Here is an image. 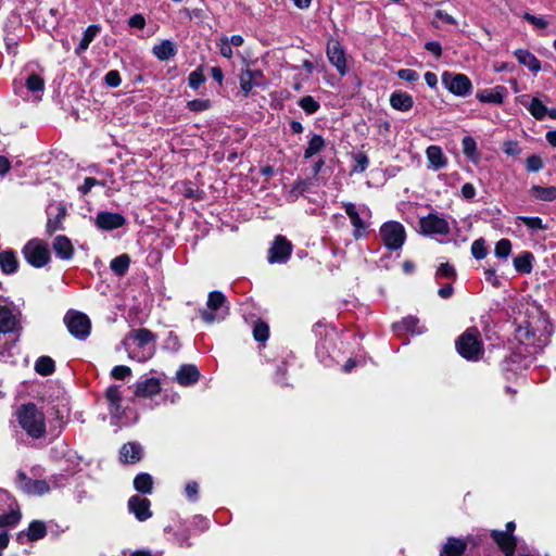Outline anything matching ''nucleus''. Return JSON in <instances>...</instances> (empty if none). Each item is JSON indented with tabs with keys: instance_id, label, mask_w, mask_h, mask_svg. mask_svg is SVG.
<instances>
[{
	"instance_id": "obj_37",
	"label": "nucleus",
	"mask_w": 556,
	"mask_h": 556,
	"mask_svg": "<svg viewBox=\"0 0 556 556\" xmlns=\"http://www.w3.org/2000/svg\"><path fill=\"white\" fill-rule=\"evenodd\" d=\"M100 27L97 25H90L84 33V36L79 42V46L76 48V54H80L83 51L87 50L90 42L98 35Z\"/></svg>"
},
{
	"instance_id": "obj_24",
	"label": "nucleus",
	"mask_w": 556,
	"mask_h": 556,
	"mask_svg": "<svg viewBox=\"0 0 556 556\" xmlns=\"http://www.w3.org/2000/svg\"><path fill=\"white\" fill-rule=\"evenodd\" d=\"M505 97V88L496 86L492 89H485L477 93V99L483 103L501 104Z\"/></svg>"
},
{
	"instance_id": "obj_35",
	"label": "nucleus",
	"mask_w": 556,
	"mask_h": 556,
	"mask_svg": "<svg viewBox=\"0 0 556 556\" xmlns=\"http://www.w3.org/2000/svg\"><path fill=\"white\" fill-rule=\"evenodd\" d=\"M532 254L530 252H523L515 257L514 266L517 271L529 274L532 270Z\"/></svg>"
},
{
	"instance_id": "obj_63",
	"label": "nucleus",
	"mask_w": 556,
	"mask_h": 556,
	"mask_svg": "<svg viewBox=\"0 0 556 556\" xmlns=\"http://www.w3.org/2000/svg\"><path fill=\"white\" fill-rule=\"evenodd\" d=\"M484 275H485V280L488 282H490L492 286H494V287L500 286L501 281H500L498 277L495 275L494 269H486L484 271Z\"/></svg>"
},
{
	"instance_id": "obj_10",
	"label": "nucleus",
	"mask_w": 556,
	"mask_h": 556,
	"mask_svg": "<svg viewBox=\"0 0 556 556\" xmlns=\"http://www.w3.org/2000/svg\"><path fill=\"white\" fill-rule=\"evenodd\" d=\"M64 321L68 331L79 339H85L90 332V320L87 315L79 312H68Z\"/></svg>"
},
{
	"instance_id": "obj_23",
	"label": "nucleus",
	"mask_w": 556,
	"mask_h": 556,
	"mask_svg": "<svg viewBox=\"0 0 556 556\" xmlns=\"http://www.w3.org/2000/svg\"><path fill=\"white\" fill-rule=\"evenodd\" d=\"M426 156L429 161L430 167L434 170L441 169L447 164V159L439 146L428 147L426 150Z\"/></svg>"
},
{
	"instance_id": "obj_58",
	"label": "nucleus",
	"mask_w": 556,
	"mask_h": 556,
	"mask_svg": "<svg viewBox=\"0 0 556 556\" xmlns=\"http://www.w3.org/2000/svg\"><path fill=\"white\" fill-rule=\"evenodd\" d=\"M397 76L405 81H416L419 78L418 73L409 68L400 70Z\"/></svg>"
},
{
	"instance_id": "obj_64",
	"label": "nucleus",
	"mask_w": 556,
	"mask_h": 556,
	"mask_svg": "<svg viewBox=\"0 0 556 556\" xmlns=\"http://www.w3.org/2000/svg\"><path fill=\"white\" fill-rule=\"evenodd\" d=\"M426 49L433 53L437 58H440L441 56V53H442V49H441V46L439 42L437 41H429L426 43Z\"/></svg>"
},
{
	"instance_id": "obj_43",
	"label": "nucleus",
	"mask_w": 556,
	"mask_h": 556,
	"mask_svg": "<svg viewBox=\"0 0 556 556\" xmlns=\"http://www.w3.org/2000/svg\"><path fill=\"white\" fill-rule=\"evenodd\" d=\"M65 216V210L61 208L58 215L54 218H49L47 223V231L49 233H53L60 229H62V222Z\"/></svg>"
},
{
	"instance_id": "obj_49",
	"label": "nucleus",
	"mask_w": 556,
	"mask_h": 556,
	"mask_svg": "<svg viewBox=\"0 0 556 556\" xmlns=\"http://www.w3.org/2000/svg\"><path fill=\"white\" fill-rule=\"evenodd\" d=\"M354 161H355L356 165L353 167V172L363 173L366 170L369 161H368L367 155L364 152H357L354 155Z\"/></svg>"
},
{
	"instance_id": "obj_1",
	"label": "nucleus",
	"mask_w": 556,
	"mask_h": 556,
	"mask_svg": "<svg viewBox=\"0 0 556 556\" xmlns=\"http://www.w3.org/2000/svg\"><path fill=\"white\" fill-rule=\"evenodd\" d=\"M123 343L128 356L137 362L150 359L155 352V336L144 328L131 331Z\"/></svg>"
},
{
	"instance_id": "obj_54",
	"label": "nucleus",
	"mask_w": 556,
	"mask_h": 556,
	"mask_svg": "<svg viewBox=\"0 0 556 556\" xmlns=\"http://www.w3.org/2000/svg\"><path fill=\"white\" fill-rule=\"evenodd\" d=\"M526 166L529 172H539L543 168V161L538 155H530L526 161Z\"/></svg>"
},
{
	"instance_id": "obj_29",
	"label": "nucleus",
	"mask_w": 556,
	"mask_h": 556,
	"mask_svg": "<svg viewBox=\"0 0 556 556\" xmlns=\"http://www.w3.org/2000/svg\"><path fill=\"white\" fill-rule=\"evenodd\" d=\"M105 397L110 404V412L118 417L122 402V392L118 386H111L105 391Z\"/></svg>"
},
{
	"instance_id": "obj_20",
	"label": "nucleus",
	"mask_w": 556,
	"mask_h": 556,
	"mask_svg": "<svg viewBox=\"0 0 556 556\" xmlns=\"http://www.w3.org/2000/svg\"><path fill=\"white\" fill-rule=\"evenodd\" d=\"M492 538L506 556H513L516 548V539L507 532L494 530Z\"/></svg>"
},
{
	"instance_id": "obj_31",
	"label": "nucleus",
	"mask_w": 556,
	"mask_h": 556,
	"mask_svg": "<svg viewBox=\"0 0 556 556\" xmlns=\"http://www.w3.org/2000/svg\"><path fill=\"white\" fill-rule=\"evenodd\" d=\"M142 448L137 443H126L121 448V460L134 464L141 458Z\"/></svg>"
},
{
	"instance_id": "obj_12",
	"label": "nucleus",
	"mask_w": 556,
	"mask_h": 556,
	"mask_svg": "<svg viewBox=\"0 0 556 556\" xmlns=\"http://www.w3.org/2000/svg\"><path fill=\"white\" fill-rule=\"evenodd\" d=\"M327 58L329 62L337 68L340 75L348 73L346 54L338 40L330 39L327 45Z\"/></svg>"
},
{
	"instance_id": "obj_4",
	"label": "nucleus",
	"mask_w": 556,
	"mask_h": 556,
	"mask_svg": "<svg viewBox=\"0 0 556 556\" xmlns=\"http://www.w3.org/2000/svg\"><path fill=\"white\" fill-rule=\"evenodd\" d=\"M343 207L354 228L353 237L356 240L365 238L367 236L369 223L365 218H363V216L370 217L369 208L363 206L361 210H358L356 205L352 202H344Z\"/></svg>"
},
{
	"instance_id": "obj_47",
	"label": "nucleus",
	"mask_w": 556,
	"mask_h": 556,
	"mask_svg": "<svg viewBox=\"0 0 556 556\" xmlns=\"http://www.w3.org/2000/svg\"><path fill=\"white\" fill-rule=\"evenodd\" d=\"M471 253L477 260H482L486 256V248L483 239H477L472 242Z\"/></svg>"
},
{
	"instance_id": "obj_16",
	"label": "nucleus",
	"mask_w": 556,
	"mask_h": 556,
	"mask_svg": "<svg viewBox=\"0 0 556 556\" xmlns=\"http://www.w3.org/2000/svg\"><path fill=\"white\" fill-rule=\"evenodd\" d=\"M128 508L139 521H144L152 516L150 501L138 495H134L129 498Z\"/></svg>"
},
{
	"instance_id": "obj_13",
	"label": "nucleus",
	"mask_w": 556,
	"mask_h": 556,
	"mask_svg": "<svg viewBox=\"0 0 556 556\" xmlns=\"http://www.w3.org/2000/svg\"><path fill=\"white\" fill-rule=\"evenodd\" d=\"M17 488L28 495L41 496L50 491V485L45 480H33L20 472L17 476Z\"/></svg>"
},
{
	"instance_id": "obj_28",
	"label": "nucleus",
	"mask_w": 556,
	"mask_h": 556,
	"mask_svg": "<svg viewBox=\"0 0 556 556\" xmlns=\"http://www.w3.org/2000/svg\"><path fill=\"white\" fill-rule=\"evenodd\" d=\"M200 377V372L193 365H185L176 374L177 381L181 386L195 383Z\"/></svg>"
},
{
	"instance_id": "obj_14",
	"label": "nucleus",
	"mask_w": 556,
	"mask_h": 556,
	"mask_svg": "<svg viewBox=\"0 0 556 556\" xmlns=\"http://www.w3.org/2000/svg\"><path fill=\"white\" fill-rule=\"evenodd\" d=\"M292 252V244L281 236L276 237L273 247L268 252L269 263H285Z\"/></svg>"
},
{
	"instance_id": "obj_41",
	"label": "nucleus",
	"mask_w": 556,
	"mask_h": 556,
	"mask_svg": "<svg viewBox=\"0 0 556 556\" xmlns=\"http://www.w3.org/2000/svg\"><path fill=\"white\" fill-rule=\"evenodd\" d=\"M511 243L508 239H501L497 241L494 253L498 258H506L510 254Z\"/></svg>"
},
{
	"instance_id": "obj_30",
	"label": "nucleus",
	"mask_w": 556,
	"mask_h": 556,
	"mask_svg": "<svg viewBox=\"0 0 556 556\" xmlns=\"http://www.w3.org/2000/svg\"><path fill=\"white\" fill-rule=\"evenodd\" d=\"M533 199L543 202H552L556 200V186L543 187L534 185L530 189Z\"/></svg>"
},
{
	"instance_id": "obj_50",
	"label": "nucleus",
	"mask_w": 556,
	"mask_h": 556,
	"mask_svg": "<svg viewBox=\"0 0 556 556\" xmlns=\"http://www.w3.org/2000/svg\"><path fill=\"white\" fill-rule=\"evenodd\" d=\"M418 324H419V320L418 318L414 317V316H408V317H405L403 320H402V325L403 327L413 332V333H422L424 332V329L419 328L418 327Z\"/></svg>"
},
{
	"instance_id": "obj_39",
	"label": "nucleus",
	"mask_w": 556,
	"mask_h": 556,
	"mask_svg": "<svg viewBox=\"0 0 556 556\" xmlns=\"http://www.w3.org/2000/svg\"><path fill=\"white\" fill-rule=\"evenodd\" d=\"M129 264V256L127 254H122L112 260L110 267L115 274L123 276L128 270Z\"/></svg>"
},
{
	"instance_id": "obj_56",
	"label": "nucleus",
	"mask_w": 556,
	"mask_h": 556,
	"mask_svg": "<svg viewBox=\"0 0 556 556\" xmlns=\"http://www.w3.org/2000/svg\"><path fill=\"white\" fill-rule=\"evenodd\" d=\"M503 150L509 156H517L521 153V148L517 141L504 142Z\"/></svg>"
},
{
	"instance_id": "obj_59",
	"label": "nucleus",
	"mask_w": 556,
	"mask_h": 556,
	"mask_svg": "<svg viewBox=\"0 0 556 556\" xmlns=\"http://www.w3.org/2000/svg\"><path fill=\"white\" fill-rule=\"evenodd\" d=\"M523 17L536 28H545L548 25L547 21H545L544 18L532 15L530 13H526Z\"/></svg>"
},
{
	"instance_id": "obj_48",
	"label": "nucleus",
	"mask_w": 556,
	"mask_h": 556,
	"mask_svg": "<svg viewBox=\"0 0 556 556\" xmlns=\"http://www.w3.org/2000/svg\"><path fill=\"white\" fill-rule=\"evenodd\" d=\"M518 219L521 220L531 230L546 228L540 217L519 216Z\"/></svg>"
},
{
	"instance_id": "obj_42",
	"label": "nucleus",
	"mask_w": 556,
	"mask_h": 556,
	"mask_svg": "<svg viewBox=\"0 0 556 556\" xmlns=\"http://www.w3.org/2000/svg\"><path fill=\"white\" fill-rule=\"evenodd\" d=\"M299 105L307 114H314L319 109V103L311 96H306L299 101Z\"/></svg>"
},
{
	"instance_id": "obj_52",
	"label": "nucleus",
	"mask_w": 556,
	"mask_h": 556,
	"mask_svg": "<svg viewBox=\"0 0 556 556\" xmlns=\"http://www.w3.org/2000/svg\"><path fill=\"white\" fill-rule=\"evenodd\" d=\"M268 326L264 323H258L253 329V336L257 341H266L268 338Z\"/></svg>"
},
{
	"instance_id": "obj_15",
	"label": "nucleus",
	"mask_w": 556,
	"mask_h": 556,
	"mask_svg": "<svg viewBox=\"0 0 556 556\" xmlns=\"http://www.w3.org/2000/svg\"><path fill=\"white\" fill-rule=\"evenodd\" d=\"M518 102L526 106L535 119L541 121L547 115L546 105L538 97L530 98L528 94H522L518 98Z\"/></svg>"
},
{
	"instance_id": "obj_40",
	"label": "nucleus",
	"mask_w": 556,
	"mask_h": 556,
	"mask_svg": "<svg viewBox=\"0 0 556 556\" xmlns=\"http://www.w3.org/2000/svg\"><path fill=\"white\" fill-rule=\"evenodd\" d=\"M47 534L46 525L42 521L35 520L30 522L27 530V538L29 541L42 539Z\"/></svg>"
},
{
	"instance_id": "obj_6",
	"label": "nucleus",
	"mask_w": 556,
	"mask_h": 556,
	"mask_svg": "<svg viewBox=\"0 0 556 556\" xmlns=\"http://www.w3.org/2000/svg\"><path fill=\"white\" fill-rule=\"evenodd\" d=\"M23 254L26 261L37 268L43 267L50 261V251L48 245L37 239L30 240L25 244Z\"/></svg>"
},
{
	"instance_id": "obj_32",
	"label": "nucleus",
	"mask_w": 556,
	"mask_h": 556,
	"mask_svg": "<svg viewBox=\"0 0 556 556\" xmlns=\"http://www.w3.org/2000/svg\"><path fill=\"white\" fill-rule=\"evenodd\" d=\"M152 52L160 61H165L174 56L177 49L173 41L163 40L153 47Z\"/></svg>"
},
{
	"instance_id": "obj_27",
	"label": "nucleus",
	"mask_w": 556,
	"mask_h": 556,
	"mask_svg": "<svg viewBox=\"0 0 556 556\" xmlns=\"http://www.w3.org/2000/svg\"><path fill=\"white\" fill-rule=\"evenodd\" d=\"M390 104L394 110L406 112L413 108L414 101L410 94L403 91H394L390 96Z\"/></svg>"
},
{
	"instance_id": "obj_38",
	"label": "nucleus",
	"mask_w": 556,
	"mask_h": 556,
	"mask_svg": "<svg viewBox=\"0 0 556 556\" xmlns=\"http://www.w3.org/2000/svg\"><path fill=\"white\" fill-rule=\"evenodd\" d=\"M35 370L41 376L51 375L54 371V361L49 356H41L36 361Z\"/></svg>"
},
{
	"instance_id": "obj_33",
	"label": "nucleus",
	"mask_w": 556,
	"mask_h": 556,
	"mask_svg": "<svg viewBox=\"0 0 556 556\" xmlns=\"http://www.w3.org/2000/svg\"><path fill=\"white\" fill-rule=\"evenodd\" d=\"M17 265V258L13 251L7 250L0 253V268L4 274L15 273Z\"/></svg>"
},
{
	"instance_id": "obj_8",
	"label": "nucleus",
	"mask_w": 556,
	"mask_h": 556,
	"mask_svg": "<svg viewBox=\"0 0 556 556\" xmlns=\"http://www.w3.org/2000/svg\"><path fill=\"white\" fill-rule=\"evenodd\" d=\"M20 518L21 514L14 498L8 492L0 490V528L13 526Z\"/></svg>"
},
{
	"instance_id": "obj_34",
	"label": "nucleus",
	"mask_w": 556,
	"mask_h": 556,
	"mask_svg": "<svg viewBox=\"0 0 556 556\" xmlns=\"http://www.w3.org/2000/svg\"><path fill=\"white\" fill-rule=\"evenodd\" d=\"M326 147V142L324 138L319 135H313L309 139L307 147L304 151V157L311 159L317 153L321 152L324 148Z\"/></svg>"
},
{
	"instance_id": "obj_22",
	"label": "nucleus",
	"mask_w": 556,
	"mask_h": 556,
	"mask_svg": "<svg viewBox=\"0 0 556 556\" xmlns=\"http://www.w3.org/2000/svg\"><path fill=\"white\" fill-rule=\"evenodd\" d=\"M56 255L62 260H70L74 254V248L71 240L65 236H56L52 243Z\"/></svg>"
},
{
	"instance_id": "obj_55",
	"label": "nucleus",
	"mask_w": 556,
	"mask_h": 556,
	"mask_svg": "<svg viewBox=\"0 0 556 556\" xmlns=\"http://www.w3.org/2000/svg\"><path fill=\"white\" fill-rule=\"evenodd\" d=\"M104 81L110 87H118L122 83L121 75L118 71L112 70L109 71L104 76Z\"/></svg>"
},
{
	"instance_id": "obj_18",
	"label": "nucleus",
	"mask_w": 556,
	"mask_h": 556,
	"mask_svg": "<svg viewBox=\"0 0 556 556\" xmlns=\"http://www.w3.org/2000/svg\"><path fill=\"white\" fill-rule=\"evenodd\" d=\"M125 218L118 213L101 212L97 215L96 224L104 230H113L125 224Z\"/></svg>"
},
{
	"instance_id": "obj_51",
	"label": "nucleus",
	"mask_w": 556,
	"mask_h": 556,
	"mask_svg": "<svg viewBox=\"0 0 556 556\" xmlns=\"http://www.w3.org/2000/svg\"><path fill=\"white\" fill-rule=\"evenodd\" d=\"M188 81H189V86L192 89H198L205 81L202 71L195 70V71L191 72L189 74Z\"/></svg>"
},
{
	"instance_id": "obj_11",
	"label": "nucleus",
	"mask_w": 556,
	"mask_h": 556,
	"mask_svg": "<svg viewBox=\"0 0 556 556\" xmlns=\"http://www.w3.org/2000/svg\"><path fill=\"white\" fill-rule=\"evenodd\" d=\"M420 229L426 235H448L450 225L447 220L437 214H429L419 220Z\"/></svg>"
},
{
	"instance_id": "obj_36",
	"label": "nucleus",
	"mask_w": 556,
	"mask_h": 556,
	"mask_svg": "<svg viewBox=\"0 0 556 556\" xmlns=\"http://www.w3.org/2000/svg\"><path fill=\"white\" fill-rule=\"evenodd\" d=\"M153 479L149 473H139L134 479V486L138 492L150 494L152 492Z\"/></svg>"
},
{
	"instance_id": "obj_21",
	"label": "nucleus",
	"mask_w": 556,
	"mask_h": 556,
	"mask_svg": "<svg viewBox=\"0 0 556 556\" xmlns=\"http://www.w3.org/2000/svg\"><path fill=\"white\" fill-rule=\"evenodd\" d=\"M161 391V384L156 378H148L142 381H138L136 384L135 394L137 396L151 397L156 395Z\"/></svg>"
},
{
	"instance_id": "obj_2",
	"label": "nucleus",
	"mask_w": 556,
	"mask_h": 556,
	"mask_svg": "<svg viewBox=\"0 0 556 556\" xmlns=\"http://www.w3.org/2000/svg\"><path fill=\"white\" fill-rule=\"evenodd\" d=\"M20 426L33 439H40L46 434V418L43 413L33 403L23 404L16 410Z\"/></svg>"
},
{
	"instance_id": "obj_5",
	"label": "nucleus",
	"mask_w": 556,
	"mask_h": 556,
	"mask_svg": "<svg viewBox=\"0 0 556 556\" xmlns=\"http://www.w3.org/2000/svg\"><path fill=\"white\" fill-rule=\"evenodd\" d=\"M228 314L226 298L219 291H213L207 298V308L201 311V317L207 324L222 320Z\"/></svg>"
},
{
	"instance_id": "obj_46",
	"label": "nucleus",
	"mask_w": 556,
	"mask_h": 556,
	"mask_svg": "<svg viewBox=\"0 0 556 556\" xmlns=\"http://www.w3.org/2000/svg\"><path fill=\"white\" fill-rule=\"evenodd\" d=\"M26 86H27L28 90H30L33 92L41 91V90H43L45 81L40 76H38L36 74H31L27 77Z\"/></svg>"
},
{
	"instance_id": "obj_60",
	"label": "nucleus",
	"mask_w": 556,
	"mask_h": 556,
	"mask_svg": "<svg viewBox=\"0 0 556 556\" xmlns=\"http://www.w3.org/2000/svg\"><path fill=\"white\" fill-rule=\"evenodd\" d=\"M128 23L130 27L142 29L146 25V20L141 14H135L129 18Z\"/></svg>"
},
{
	"instance_id": "obj_57",
	"label": "nucleus",
	"mask_w": 556,
	"mask_h": 556,
	"mask_svg": "<svg viewBox=\"0 0 556 556\" xmlns=\"http://www.w3.org/2000/svg\"><path fill=\"white\" fill-rule=\"evenodd\" d=\"M130 374H131V369L129 367L123 366V365L115 366L111 371L112 377L117 380H123L126 377L130 376Z\"/></svg>"
},
{
	"instance_id": "obj_7",
	"label": "nucleus",
	"mask_w": 556,
	"mask_h": 556,
	"mask_svg": "<svg viewBox=\"0 0 556 556\" xmlns=\"http://www.w3.org/2000/svg\"><path fill=\"white\" fill-rule=\"evenodd\" d=\"M380 236L389 250H399L405 241V229L399 222H387L380 227Z\"/></svg>"
},
{
	"instance_id": "obj_53",
	"label": "nucleus",
	"mask_w": 556,
	"mask_h": 556,
	"mask_svg": "<svg viewBox=\"0 0 556 556\" xmlns=\"http://www.w3.org/2000/svg\"><path fill=\"white\" fill-rule=\"evenodd\" d=\"M187 106L190 111L201 112L207 110L211 106V102L204 99H195L189 101Z\"/></svg>"
},
{
	"instance_id": "obj_44",
	"label": "nucleus",
	"mask_w": 556,
	"mask_h": 556,
	"mask_svg": "<svg viewBox=\"0 0 556 556\" xmlns=\"http://www.w3.org/2000/svg\"><path fill=\"white\" fill-rule=\"evenodd\" d=\"M463 152L470 159H475L477 156V143L473 138L465 137L462 141Z\"/></svg>"
},
{
	"instance_id": "obj_25",
	"label": "nucleus",
	"mask_w": 556,
	"mask_h": 556,
	"mask_svg": "<svg viewBox=\"0 0 556 556\" xmlns=\"http://www.w3.org/2000/svg\"><path fill=\"white\" fill-rule=\"evenodd\" d=\"M515 56L518 62L526 67H528L533 73H539L541 71V62L536 59V56L528 50L518 49L515 51Z\"/></svg>"
},
{
	"instance_id": "obj_61",
	"label": "nucleus",
	"mask_w": 556,
	"mask_h": 556,
	"mask_svg": "<svg viewBox=\"0 0 556 556\" xmlns=\"http://www.w3.org/2000/svg\"><path fill=\"white\" fill-rule=\"evenodd\" d=\"M437 274L442 276V277L450 278V277L454 276L455 270H454V267L452 265H450L448 263H445V264H441V266L439 267Z\"/></svg>"
},
{
	"instance_id": "obj_17",
	"label": "nucleus",
	"mask_w": 556,
	"mask_h": 556,
	"mask_svg": "<svg viewBox=\"0 0 556 556\" xmlns=\"http://www.w3.org/2000/svg\"><path fill=\"white\" fill-rule=\"evenodd\" d=\"M262 78L263 74L258 70L252 71L248 68L243 71L239 77L240 88L243 96L248 97L255 86H260L262 84Z\"/></svg>"
},
{
	"instance_id": "obj_45",
	"label": "nucleus",
	"mask_w": 556,
	"mask_h": 556,
	"mask_svg": "<svg viewBox=\"0 0 556 556\" xmlns=\"http://www.w3.org/2000/svg\"><path fill=\"white\" fill-rule=\"evenodd\" d=\"M217 48L219 49V53L226 58L231 59L233 55L232 46L228 42V37L223 36L216 42Z\"/></svg>"
},
{
	"instance_id": "obj_3",
	"label": "nucleus",
	"mask_w": 556,
	"mask_h": 556,
	"mask_svg": "<svg viewBox=\"0 0 556 556\" xmlns=\"http://www.w3.org/2000/svg\"><path fill=\"white\" fill-rule=\"evenodd\" d=\"M458 353L470 361H476L482 354V343L477 328L467 329L456 341Z\"/></svg>"
},
{
	"instance_id": "obj_19",
	"label": "nucleus",
	"mask_w": 556,
	"mask_h": 556,
	"mask_svg": "<svg viewBox=\"0 0 556 556\" xmlns=\"http://www.w3.org/2000/svg\"><path fill=\"white\" fill-rule=\"evenodd\" d=\"M467 548V542L454 536L447 538L443 544L440 556H463Z\"/></svg>"
},
{
	"instance_id": "obj_62",
	"label": "nucleus",
	"mask_w": 556,
	"mask_h": 556,
	"mask_svg": "<svg viewBox=\"0 0 556 556\" xmlns=\"http://www.w3.org/2000/svg\"><path fill=\"white\" fill-rule=\"evenodd\" d=\"M462 195L467 200L473 199L476 195V188L473 187V185L469 182L463 185Z\"/></svg>"
},
{
	"instance_id": "obj_9",
	"label": "nucleus",
	"mask_w": 556,
	"mask_h": 556,
	"mask_svg": "<svg viewBox=\"0 0 556 556\" xmlns=\"http://www.w3.org/2000/svg\"><path fill=\"white\" fill-rule=\"evenodd\" d=\"M442 84L453 94L464 97L470 92L471 83L464 74L444 72L442 74Z\"/></svg>"
},
{
	"instance_id": "obj_26",
	"label": "nucleus",
	"mask_w": 556,
	"mask_h": 556,
	"mask_svg": "<svg viewBox=\"0 0 556 556\" xmlns=\"http://www.w3.org/2000/svg\"><path fill=\"white\" fill-rule=\"evenodd\" d=\"M17 326L15 314L8 306H0V332H12Z\"/></svg>"
}]
</instances>
